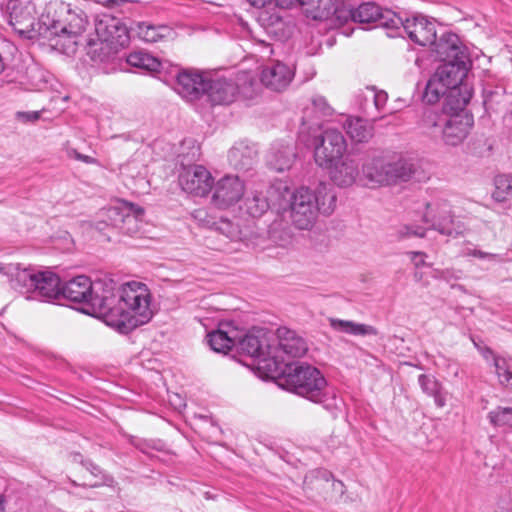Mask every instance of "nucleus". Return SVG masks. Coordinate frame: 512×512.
Here are the masks:
<instances>
[{
  "label": "nucleus",
  "mask_w": 512,
  "mask_h": 512,
  "mask_svg": "<svg viewBox=\"0 0 512 512\" xmlns=\"http://www.w3.org/2000/svg\"><path fill=\"white\" fill-rule=\"evenodd\" d=\"M247 2L255 8H264L271 0H247Z\"/></svg>",
  "instance_id": "62"
},
{
  "label": "nucleus",
  "mask_w": 512,
  "mask_h": 512,
  "mask_svg": "<svg viewBox=\"0 0 512 512\" xmlns=\"http://www.w3.org/2000/svg\"><path fill=\"white\" fill-rule=\"evenodd\" d=\"M460 270H454L453 268L446 269H435L433 271V277L439 280L451 281L460 279Z\"/></svg>",
  "instance_id": "54"
},
{
  "label": "nucleus",
  "mask_w": 512,
  "mask_h": 512,
  "mask_svg": "<svg viewBox=\"0 0 512 512\" xmlns=\"http://www.w3.org/2000/svg\"><path fill=\"white\" fill-rule=\"evenodd\" d=\"M179 184L186 193L203 197L211 191L213 178L204 166L191 165L180 172Z\"/></svg>",
  "instance_id": "13"
},
{
  "label": "nucleus",
  "mask_w": 512,
  "mask_h": 512,
  "mask_svg": "<svg viewBox=\"0 0 512 512\" xmlns=\"http://www.w3.org/2000/svg\"><path fill=\"white\" fill-rule=\"evenodd\" d=\"M214 225L215 229L219 233L226 236L232 241H239L242 240L243 238L242 231L239 228V225L233 223L228 219H220L218 222H215Z\"/></svg>",
  "instance_id": "48"
},
{
  "label": "nucleus",
  "mask_w": 512,
  "mask_h": 512,
  "mask_svg": "<svg viewBox=\"0 0 512 512\" xmlns=\"http://www.w3.org/2000/svg\"><path fill=\"white\" fill-rule=\"evenodd\" d=\"M245 186L238 176H225L214 187L212 203L221 209L237 203L244 195Z\"/></svg>",
  "instance_id": "14"
},
{
  "label": "nucleus",
  "mask_w": 512,
  "mask_h": 512,
  "mask_svg": "<svg viewBox=\"0 0 512 512\" xmlns=\"http://www.w3.org/2000/svg\"><path fill=\"white\" fill-rule=\"evenodd\" d=\"M130 29L133 37L136 36L148 43L158 42L171 34V29L166 25H152L146 22L130 21Z\"/></svg>",
  "instance_id": "29"
},
{
  "label": "nucleus",
  "mask_w": 512,
  "mask_h": 512,
  "mask_svg": "<svg viewBox=\"0 0 512 512\" xmlns=\"http://www.w3.org/2000/svg\"><path fill=\"white\" fill-rule=\"evenodd\" d=\"M95 31L100 40L99 50L104 49L105 43L124 47L133 36L130 23L110 14H103L96 20Z\"/></svg>",
  "instance_id": "7"
},
{
  "label": "nucleus",
  "mask_w": 512,
  "mask_h": 512,
  "mask_svg": "<svg viewBox=\"0 0 512 512\" xmlns=\"http://www.w3.org/2000/svg\"><path fill=\"white\" fill-rule=\"evenodd\" d=\"M349 15L354 22L369 24L382 17V10L375 3L367 2L361 4L356 9L350 10Z\"/></svg>",
  "instance_id": "37"
},
{
  "label": "nucleus",
  "mask_w": 512,
  "mask_h": 512,
  "mask_svg": "<svg viewBox=\"0 0 512 512\" xmlns=\"http://www.w3.org/2000/svg\"><path fill=\"white\" fill-rule=\"evenodd\" d=\"M413 277L416 282H423L425 286L429 284L428 281H424V275L420 271H415Z\"/></svg>",
  "instance_id": "64"
},
{
  "label": "nucleus",
  "mask_w": 512,
  "mask_h": 512,
  "mask_svg": "<svg viewBox=\"0 0 512 512\" xmlns=\"http://www.w3.org/2000/svg\"><path fill=\"white\" fill-rule=\"evenodd\" d=\"M433 76L449 88L459 87L471 66V60L440 61Z\"/></svg>",
  "instance_id": "20"
},
{
  "label": "nucleus",
  "mask_w": 512,
  "mask_h": 512,
  "mask_svg": "<svg viewBox=\"0 0 512 512\" xmlns=\"http://www.w3.org/2000/svg\"><path fill=\"white\" fill-rule=\"evenodd\" d=\"M346 148V140L339 130L326 129L315 145V162L320 167L332 168V165L343 157Z\"/></svg>",
  "instance_id": "6"
},
{
  "label": "nucleus",
  "mask_w": 512,
  "mask_h": 512,
  "mask_svg": "<svg viewBox=\"0 0 512 512\" xmlns=\"http://www.w3.org/2000/svg\"><path fill=\"white\" fill-rule=\"evenodd\" d=\"M432 45L433 52L439 61L471 60L468 49L454 33L442 34Z\"/></svg>",
  "instance_id": "16"
},
{
  "label": "nucleus",
  "mask_w": 512,
  "mask_h": 512,
  "mask_svg": "<svg viewBox=\"0 0 512 512\" xmlns=\"http://www.w3.org/2000/svg\"><path fill=\"white\" fill-rule=\"evenodd\" d=\"M278 346L272 350V362L275 368L283 367L285 362L283 355L291 358H300L304 356L308 350L306 341L295 331L286 327L277 330Z\"/></svg>",
  "instance_id": "10"
},
{
  "label": "nucleus",
  "mask_w": 512,
  "mask_h": 512,
  "mask_svg": "<svg viewBox=\"0 0 512 512\" xmlns=\"http://www.w3.org/2000/svg\"><path fill=\"white\" fill-rule=\"evenodd\" d=\"M207 80L199 73L183 71L177 75L175 90L183 98L194 101L204 96Z\"/></svg>",
  "instance_id": "18"
},
{
  "label": "nucleus",
  "mask_w": 512,
  "mask_h": 512,
  "mask_svg": "<svg viewBox=\"0 0 512 512\" xmlns=\"http://www.w3.org/2000/svg\"><path fill=\"white\" fill-rule=\"evenodd\" d=\"M258 22L268 34H277L278 30L283 27L282 18L268 12H262L258 17Z\"/></svg>",
  "instance_id": "49"
},
{
  "label": "nucleus",
  "mask_w": 512,
  "mask_h": 512,
  "mask_svg": "<svg viewBox=\"0 0 512 512\" xmlns=\"http://www.w3.org/2000/svg\"><path fill=\"white\" fill-rule=\"evenodd\" d=\"M245 207L247 213L254 218L261 217L270 208H275L279 211L283 207L281 194L272 198L269 195V189L266 194H263L262 192H255L252 197H248L246 199Z\"/></svg>",
  "instance_id": "26"
},
{
  "label": "nucleus",
  "mask_w": 512,
  "mask_h": 512,
  "mask_svg": "<svg viewBox=\"0 0 512 512\" xmlns=\"http://www.w3.org/2000/svg\"><path fill=\"white\" fill-rule=\"evenodd\" d=\"M344 128L349 137L355 142H365L372 137L371 126L361 118L347 119Z\"/></svg>",
  "instance_id": "36"
},
{
  "label": "nucleus",
  "mask_w": 512,
  "mask_h": 512,
  "mask_svg": "<svg viewBox=\"0 0 512 512\" xmlns=\"http://www.w3.org/2000/svg\"><path fill=\"white\" fill-rule=\"evenodd\" d=\"M293 70L282 62H275L262 69L261 82L273 91L284 90L292 81Z\"/></svg>",
  "instance_id": "19"
},
{
  "label": "nucleus",
  "mask_w": 512,
  "mask_h": 512,
  "mask_svg": "<svg viewBox=\"0 0 512 512\" xmlns=\"http://www.w3.org/2000/svg\"><path fill=\"white\" fill-rule=\"evenodd\" d=\"M382 94H378L374 92V89H371V98L370 102L374 105V107L377 110H380L382 103H381Z\"/></svg>",
  "instance_id": "60"
},
{
  "label": "nucleus",
  "mask_w": 512,
  "mask_h": 512,
  "mask_svg": "<svg viewBox=\"0 0 512 512\" xmlns=\"http://www.w3.org/2000/svg\"><path fill=\"white\" fill-rule=\"evenodd\" d=\"M127 63L136 68H140L147 71H158L161 66L160 61L143 51L132 52L127 56Z\"/></svg>",
  "instance_id": "39"
},
{
  "label": "nucleus",
  "mask_w": 512,
  "mask_h": 512,
  "mask_svg": "<svg viewBox=\"0 0 512 512\" xmlns=\"http://www.w3.org/2000/svg\"><path fill=\"white\" fill-rule=\"evenodd\" d=\"M410 256V259L415 266L416 269H419L420 267L427 266L426 258L427 254L422 251H411L408 253Z\"/></svg>",
  "instance_id": "57"
},
{
  "label": "nucleus",
  "mask_w": 512,
  "mask_h": 512,
  "mask_svg": "<svg viewBox=\"0 0 512 512\" xmlns=\"http://www.w3.org/2000/svg\"><path fill=\"white\" fill-rule=\"evenodd\" d=\"M489 422L495 427L512 429V407L498 406L488 413Z\"/></svg>",
  "instance_id": "46"
},
{
  "label": "nucleus",
  "mask_w": 512,
  "mask_h": 512,
  "mask_svg": "<svg viewBox=\"0 0 512 512\" xmlns=\"http://www.w3.org/2000/svg\"><path fill=\"white\" fill-rule=\"evenodd\" d=\"M257 151L246 142H237L228 152L230 166L237 171L250 170L256 161Z\"/></svg>",
  "instance_id": "25"
},
{
  "label": "nucleus",
  "mask_w": 512,
  "mask_h": 512,
  "mask_svg": "<svg viewBox=\"0 0 512 512\" xmlns=\"http://www.w3.org/2000/svg\"><path fill=\"white\" fill-rule=\"evenodd\" d=\"M419 385L422 391L433 397L437 407L443 408L446 405V392L441 383L432 375L421 374L418 377Z\"/></svg>",
  "instance_id": "34"
},
{
  "label": "nucleus",
  "mask_w": 512,
  "mask_h": 512,
  "mask_svg": "<svg viewBox=\"0 0 512 512\" xmlns=\"http://www.w3.org/2000/svg\"><path fill=\"white\" fill-rule=\"evenodd\" d=\"M332 480V474L325 469H315L308 472L304 478V487L311 491H323Z\"/></svg>",
  "instance_id": "38"
},
{
  "label": "nucleus",
  "mask_w": 512,
  "mask_h": 512,
  "mask_svg": "<svg viewBox=\"0 0 512 512\" xmlns=\"http://www.w3.org/2000/svg\"><path fill=\"white\" fill-rule=\"evenodd\" d=\"M274 372L279 375L280 385L287 390L320 404L330 413L340 409L342 400L333 388L328 387L322 373L314 366L303 362H290L277 366Z\"/></svg>",
  "instance_id": "2"
},
{
  "label": "nucleus",
  "mask_w": 512,
  "mask_h": 512,
  "mask_svg": "<svg viewBox=\"0 0 512 512\" xmlns=\"http://www.w3.org/2000/svg\"><path fill=\"white\" fill-rule=\"evenodd\" d=\"M236 347L239 353L257 359L263 368L271 370L272 348L262 330H252L236 338Z\"/></svg>",
  "instance_id": "12"
},
{
  "label": "nucleus",
  "mask_w": 512,
  "mask_h": 512,
  "mask_svg": "<svg viewBox=\"0 0 512 512\" xmlns=\"http://www.w3.org/2000/svg\"><path fill=\"white\" fill-rule=\"evenodd\" d=\"M404 32L411 41L421 46L432 45L437 38L434 23L424 17L406 18Z\"/></svg>",
  "instance_id": "21"
},
{
  "label": "nucleus",
  "mask_w": 512,
  "mask_h": 512,
  "mask_svg": "<svg viewBox=\"0 0 512 512\" xmlns=\"http://www.w3.org/2000/svg\"><path fill=\"white\" fill-rule=\"evenodd\" d=\"M295 153L291 146H283L278 150H273L270 164L278 172L289 169L294 161Z\"/></svg>",
  "instance_id": "41"
},
{
  "label": "nucleus",
  "mask_w": 512,
  "mask_h": 512,
  "mask_svg": "<svg viewBox=\"0 0 512 512\" xmlns=\"http://www.w3.org/2000/svg\"><path fill=\"white\" fill-rule=\"evenodd\" d=\"M276 6L287 9L293 6L294 4H298L299 0H274Z\"/></svg>",
  "instance_id": "61"
},
{
  "label": "nucleus",
  "mask_w": 512,
  "mask_h": 512,
  "mask_svg": "<svg viewBox=\"0 0 512 512\" xmlns=\"http://www.w3.org/2000/svg\"><path fill=\"white\" fill-rule=\"evenodd\" d=\"M494 184L493 197L495 200L502 202L512 198V175H498L495 177Z\"/></svg>",
  "instance_id": "45"
},
{
  "label": "nucleus",
  "mask_w": 512,
  "mask_h": 512,
  "mask_svg": "<svg viewBox=\"0 0 512 512\" xmlns=\"http://www.w3.org/2000/svg\"><path fill=\"white\" fill-rule=\"evenodd\" d=\"M15 50V46L10 42L0 40V74L3 73L7 65L12 61Z\"/></svg>",
  "instance_id": "51"
},
{
  "label": "nucleus",
  "mask_w": 512,
  "mask_h": 512,
  "mask_svg": "<svg viewBox=\"0 0 512 512\" xmlns=\"http://www.w3.org/2000/svg\"><path fill=\"white\" fill-rule=\"evenodd\" d=\"M331 169L330 176L333 183L339 187H349L357 179L359 170L358 163L346 157L340 163L335 162Z\"/></svg>",
  "instance_id": "28"
},
{
  "label": "nucleus",
  "mask_w": 512,
  "mask_h": 512,
  "mask_svg": "<svg viewBox=\"0 0 512 512\" xmlns=\"http://www.w3.org/2000/svg\"><path fill=\"white\" fill-rule=\"evenodd\" d=\"M494 366L501 385L512 389V372H510L509 367L506 365L505 359L496 357L494 359Z\"/></svg>",
  "instance_id": "50"
},
{
  "label": "nucleus",
  "mask_w": 512,
  "mask_h": 512,
  "mask_svg": "<svg viewBox=\"0 0 512 512\" xmlns=\"http://www.w3.org/2000/svg\"><path fill=\"white\" fill-rule=\"evenodd\" d=\"M470 98L471 94L468 92L463 94L460 87L449 88L444 97L443 116L466 114L464 109Z\"/></svg>",
  "instance_id": "32"
},
{
  "label": "nucleus",
  "mask_w": 512,
  "mask_h": 512,
  "mask_svg": "<svg viewBox=\"0 0 512 512\" xmlns=\"http://www.w3.org/2000/svg\"><path fill=\"white\" fill-rule=\"evenodd\" d=\"M97 44L94 45V49H91L88 54L91 55V58L92 60L94 61H103L105 57H102L100 54H98V48H97Z\"/></svg>",
  "instance_id": "63"
},
{
  "label": "nucleus",
  "mask_w": 512,
  "mask_h": 512,
  "mask_svg": "<svg viewBox=\"0 0 512 512\" xmlns=\"http://www.w3.org/2000/svg\"><path fill=\"white\" fill-rule=\"evenodd\" d=\"M108 291L102 317L120 333L127 334L153 317L151 293L144 283L131 282L120 287L110 279Z\"/></svg>",
  "instance_id": "1"
},
{
  "label": "nucleus",
  "mask_w": 512,
  "mask_h": 512,
  "mask_svg": "<svg viewBox=\"0 0 512 512\" xmlns=\"http://www.w3.org/2000/svg\"><path fill=\"white\" fill-rule=\"evenodd\" d=\"M82 468L85 470L86 474L84 475L83 482H76L72 481L74 485L84 486V487H96L100 485L101 478L98 480L99 476L101 475V469L94 465L90 461L82 462Z\"/></svg>",
  "instance_id": "47"
},
{
  "label": "nucleus",
  "mask_w": 512,
  "mask_h": 512,
  "mask_svg": "<svg viewBox=\"0 0 512 512\" xmlns=\"http://www.w3.org/2000/svg\"><path fill=\"white\" fill-rule=\"evenodd\" d=\"M33 298L48 302L61 299L62 287L58 275L51 271H41L39 278L37 277Z\"/></svg>",
  "instance_id": "24"
},
{
  "label": "nucleus",
  "mask_w": 512,
  "mask_h": 512,
  "mask_svg": "<svg viewBox=\"0 0 512 512\" xmlns=\"http://www.w3.org/2000/svg\"><path fill=\"white\" fill-rule=\"evenodd\" d=\"M424 123L427 127L440 126L444 143L457 146L466 139L473 124V119L468 114L438 116L436 113L430 112L426 114Z\"/></svg>",
  "instance_id": "5"
},
{
  "label": "nucleus",
  "mask_w": 512,
  "mask_h": 512,
  "mask_svg": "<svg viewBox=\"0 0 512 512\" xmlns=\"http://www.w3.org/2000/svg\"><path fill=\"white\" fill-rule=\"evenodd\" d=\"M425 178L418 163L402 154H393L386 164V186Z\"/></svg>",
  "instance_id": "11"
},
{
  "label": "nucleus",
  "mask_w": 512,
  "mask_h": 512,
  "mask_svg": "<svg viewBox=\"0 0 512 512\" xmlns=\"http://www.w3.org/2000/svg\"><path fill=\"white\" fill-rule=\"evenodd\" d=\"M386 36H403L406 18L404 19L398 12L386 8Z\"/></svg>",
  "instance_id": "44"
},
{
  "label": "nucleus",
  "mask_w": 512,
  "mask_h": 512,
  "mask_svg": "<svg viewBox=\"0 0 512 512\" xmlns=\"http://www.w3.org/2000/svg\"><path fill=\"white\" fill-rule=\"evenodd\" d=\"M298 4L314 19L328 18L338 13L336 0H299Z\"/></svg>",
  "instance_id": "33"
},
{
  "label": "nucleus",
  "mask_w": 512,
  "mask_h": 512,
  "mask_svg": "<svg viewBox=\"0 0 512 512\" xmlns=\"http://www.w3.org/2000/svg\"><path fill=\"white\" fill-rule=\"evenodd\" d=\"M425 207L426 212L423 216V221L431 223V229L447 236H452L456 233L454 216L446 202L426 203Z\"/></svg>",
  "instance_id": "15"
},
{
  "label": "nucleus",
  "mask_w": 512,
  "mask_h": 512,
  "mask_svg": "<svg viewBox=\"0 0 512 512\" xmlns=\"http://www.w3.org/2000/svg\"><path fill=\"white\" fill-rule=\"evenodd\" d=\"M18 118L23 119L27 122H35L40 118V112L32 111V112H18Z\"/></svg>",
  "instance_id": "59"
},
{
  "label": "nucleus",
  "mask_w": 512,
  "mask_h": 512,
  "mask_svg": "<svg viewBox=\"0 0 512 512\" xmlns=\"http://www.w3.org/2000/svg\"><path fill=\"white\" fill-rule=\"evenodd\" d=\"M330 326L337 332L350 335H366L373 332L372 327L359 324L350 320H341L337 318L329 319Z\"/></svg>",
  "instance_id": "40"
},
{
  "label": "nucleus",
  "mask_w": 512,
  "mask_h": 512,
  "mask_svg": "<svg viewBox=\"0 0 512 512\" xmlns=\"http://www.w3.org/2000/svg\"><path fill=\"white\" fill-rule=\"evenodd\" d=\"M449 87L440 82L435 76H432L426 84L423 99L429 104H434L445 97Z\"/></svg>",
  "instance_id": "43"
},
{
  "label": "nucleus",
  "mask_w": 512,
  "mask_h": 512,
  "mask_svg": "<svg viewBox=\"0 0 512 512\" xmlns=\"http://www.w3.org/2000/svg\"><path fill=\"white\" fill-rule=\"evenodd\" d=\"M67 155L71 158H75L76 160L82 161L87 164H92L96 162L94 158L88 155L81 154L76 149L73 148L67 150Z\"/></svg>",
  "instance_id": "58"
},
{
  "label": "nucleus",
  "mask_w": 512,
  "mask_h": 512,
  "mask_svg": "<svg viewBox=\"0 0 512 512\" xmlns=\"http://www.w3.org/2000/svg\"><path fill=\"white\" fill-rule=\"evenodd\" d=\"M237 89L232 81L226 79L207 80L204 96L212 105H228L236 97Z\"/></svg>",
  "instance_id": "22"
},
{
  "label": "nucleus",
  "mask_w": 512,
  "mask_h": 512,
  "mask_svg": "<svg viewBox=\"0 0 512 512\" xmlns=\"http://www.w3.org/2000/svg\"><path fill=\"white\" fill-rule=\"evenodd\" d=\"M207 342L213 351L226 354L236 346V336L220 328L207 335Z\"/></svg>",
  "instance_id": "35"
},
{
  "label": "nucleus",
  "mask_w": 512,
  "mask_h": 512,
  "mask_svg": "<svg viewBox=\"0 0 512 512\" xmlns=\"http://www.w3.org/2000/svg\"><path fill=\"white\" fill-rule=\"evenodd\" d=\"M109 278L92 281L88 276L79 275L62 286V298L75 303H83L102 316L108 291Z\"/></svg>",
  "instance_id": "4"
},
{
  "label": "nucleus",
  "mask_w": 512,
  "mask_h": 512,
  "mask_svg": "<svg viewBox=\"0 0 512 512\" xmlns=\"http://www.w3.org/2000/svg\"><path fill=\"white\" fill-rule=\"evenodd\" d=\"M313 202L317 206V214L330 215L336 208L337 196L333 188L327 183H319L313 191Z\"/></svg>",
  "instance_id": "31"
},
{
  "label": "nucleus",
  "mask_w": 512,
  "mask_h": 512,
  "mask_svg": "<svg viewBox=\"0 0 512 512\" xmlns=\"http://www.w3.org/2000/svg\"><path fill=\"white\" fill-rule=\"evenodd\" d=\"M55 13L60 15H46L43 17V24L53 35L78 34L84 30V19L73 12L69 5L59 3L54 6Z\"/></svg>",
  "instance_id": "9"
},
{
  "label": "nucleus",
  "mask_w": 512,
  "mask_h": 512,
  "mask_svg": "<svg viewBox=\"0 0 512 512\" xmlns=\"http://www.w3.org/2000/svg\"><path fill=\"white\" fill-rule=\"evenodd\" d=\"M366 180L365 185L369 188H376L384 182V159L382 154L369 155L362 167Z\"/></svg>",
  "instance_id": "30"
},
{
  "label": "nucleus",
  "mask_w": 512,
  "mask_h": 512,
  "mask_svg": "<svg viewBox=\"0 0 512 512\" xmlns=\"http://www.w3.org/2000/svg\"><path fill=\"white\" fill-rule=\"evenodd\" d=\"M426 235V229L420 226L405 225L399 230V237L416 236L423 238Z\"/></svg>",
  "instance_id": "55"
},
{
  "label": "nucleus",
  "mask_w": 512,
  "mask_h": 512,
  "mask_svg": "<svg viewBox=\"0 0 512 512\" xmlns=\"http://www.w3.org/2000/svg\"><path fill=\"white\" fill-rule=\"evenodd\" d=\"M502 95L497 90H483V104L486 110L493 109L494 104L498 103V98Z\"/></svg>",
  "instance_id": "56"
},
{
  "label": "nucleus",
  "mask_w": 512,
  "mask_h": 512,
  "mask_svg": "<svg viewBox=\"0 0 512 512\" xmlns=\"http://www.w3.org/2000/svg\"><path fill=\"white\" fill-rule=\"evenodd\" d=\"M144 215V209L134 205V208L128 209L125 213L122 225H120L119 232L133 236L140 230V217Z\"/></svg>",
  "instance_id": "42"
},
{
  "label": "nucleus",
  "mask_w": 512,
  "mask_h": 512,
  "mask_svg": "<svg viewBox=\"0 0 512 512\" xmlns=\"http://www.w3.org/2000/svg\"><path fill=\"white\" fill-rule=\"evenodd\" d=\"M40 272L32 267L23 268L18 263L9 264L6 268V273L10 276L11 287L23 294L34 293Z\"/></svg>",
  "instance_id": "17"
},
{
  "label": "nucleus",
  "mask_w": 512,
  "mask_h": 512,
  "mask_svg": "<svg viewBox=\"0 0 512 512\" xmlns=\"http://www.w3.org/2000/svg\"><path fill=\"white\" fill-rule=\"evenodd\" d=\"M333 108L328 104L323 96H315L312 98L311 107H307L303 112L302 126L309 130L321 128V118L331 116Z\"/></svg>",
  "instance_id": "27"
},
{
  "label": "nucleus",
  "mask_w": 512,
  "mask_h": 512,
  "mask_svg": "<svg viewBox=\"0 0 512 512\" xmlns=\"http://www.w3.org/2000/svg\"><path fill=\"white\" fill-rule=\"evenodd\" d=\"M10 24L14 30L27 39L39 35V23L36 22V4L32 0H15L9 4Z\"/></svg>",
  "instance_id": "8"
},
{
  "label": "nucleus",
  "mask_w": 512,
  "mask_h": 512,
  "mask_svg": "<svg viewBox=\"0 0 512 512\" xmlns=\"http://www.w3.org/2000/svg\"><path fill=\"white\" fill-rule=\"evenodd\" d=\"M131 208H134V204L123 201L115 206L102 209L98 220L93 224L94 228L99 232H103L108 228L119 230L125 213H128V209Z\"/></svg>",
  "instance_id": "23"
},
{
  "label": "nucleus",
  "mask_w": 512,
  "mask_h": 512,
  "mask_svg": "<svg viewBox=\"0 0 512 512\" xmlns=\"http://www.w3.org/2000/svg\"><path fill=\"white\" fill-rule=\"evenodd\" d=\"M463 256L475 257V258H479V259L487 260V261H497L500 258L498 254L485 252V251H482V250L476 249V248H466L463 251Z\"/></svg>",
  "instance_id": "53"
},
{
  "label": "nucleus",
  "mask_w": 512,
  "mask_h": 512,
  "mask_svg": "<svg viewBox=\"0 0 512 512\" xmlns=\"http://www.w3.org/2000/svg\"><path fill=\"white\" fill-rule=\"evenodd\" d=\"M270 238L280 246L288 245L292 240V234L290 229H283L279 232L277 229V223H273L269 230Z\"/></svg>",
  "instance_id": "52"
},
{
  "label": "nucleus",
  "mask_w": 512,
  "mask_h": 512,
  "mask_svg": "<svg viewBox=\"0 0 512 512\" xmlns=\"http://www.w3.org/2000/svg\"><path fill=\"white\" fill-rule=\"evenodd\" d=\"M281 194L283 203L282 209H286L288 205L290 218L293 225L301 230L310 229L317 218V206L313 202V191L307 187H301L294 192L283 184H274L269 187V195L274 196Z\"/></svg>",
  "instance_id": "3"
}]
</instances>
